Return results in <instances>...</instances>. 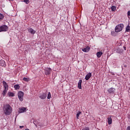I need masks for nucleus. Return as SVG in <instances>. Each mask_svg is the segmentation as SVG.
Returning a JSON list of instances; mask_svg holds the SVG:
<instances>
[{"label":"nucleus","mask_w":130,"mask_h":130,"mask_svg":"<svg viewBox=\"0 0 130 130\" xmlns=\"http://www.w3.org/2000/svg\"><path fill=\"white\" fill-rule=\"evenodd\" d=\"M0 66H1V67H6V62H5V60H0Z\"/></svg>","instance_id":"obj_15"},{"label":"nucleus","mask_w":130,"mask_h":130,"mask_svg":"<svg viewBox=\"0 0 130 130\" xmlns=\"http://www.w3.org/2000/svg\"><path fill=\"white\" fill-rule=\"evenodd\" d=\"M124 27V25L122 23H120L118 25H117L115 27V32H120L121 31H122V29H123V27Z\"/></svg>","instance_id":"obj_2"},{"label":"nucleus","mask_w":130,"mask_h":130,"mask_svg":"<svg viewBox=\"0 0 130 130\" xmlns=\"http://www.w3.org/2000/svg\"><path fill=\"white\" fill-rule=\"evenodd\" d=\"M51 68H45L44 71H45V74L46 76H48V75H50V73H51Z\"/></svg>","instance_id":"obj_5"},{"label":"nucleus","mask_w":130,"mask_h":130,"mask_svg":"<svg viewBox=\"0 0 130 130\" xmlns=\"http://www.w3.org/2000/svg\"><path fill=\"white\" fill-rule=\"evenodd\" d=\"M4 18H5V16L3 15V14L0 13V21L4 20Z\"/></svg>","instance_id":"obj_22"},{"label":"nucleus","mask_w":130,"mask_h":130,"mask_svg":"<svg viewBox=\"0 0 130 130\" xmlns=\"http://www.w3.org/2000/svg\"><path fill=\"white\" fill-rule=\"evenodd\" d=\"M3 86L5 88V89H9V85H8V83L5 81H3Z\"/></svg>","instance_id":"obj_10"},{"label":"nucleus","mask_w":130,"mask_h":130,"mask_svg":"<svg viewBox=\"0 0 130 130\" xmlns=\"http://www.w3.org/2000/svg\"><path fill=\"white\" fill-rule=\"evenodd\" d=\"M124 50H126V48L124 47Z\"/></svg>","instance_id":"obj_31"},{"label":"nucleus","mask_w":130,"mask_h":130,"mask_svg":"<svg viewBox=\"0 0 130 130\" xmlns=\"http://www.w3.org/2000/svg\"><path fill=\"white\" fill-rule=\"evenodd\" d=\"M20 128H23V127H24V126H20Z\"/></svg>","instance_id":"obj_30"},{"label":"nucleus","mask_w":130,"mask_h":130,"mask_svg":"<svg viewBox=\"0 0 130 130\" xmlns=\"http://www.w3.org/2000/svg\"><path fill=\"white\" fill-rule=\"evenodd\" d=\"M23 81H25V82H29V78H27L25 77L23 78Z\"/></svg>","instance_id":"obj_25"},{"label":"nucleus","mask_w":130,"mask_h":130,"mask_svg":"<svg viewBox=\"0 0 130 130\" xmlns=\"http://www.w3.org/2000/svg\"><path fill=\"white\" fill-rule=\"evenodd\" d=\"M83 52H89L90 51V47L87 46L86 48H84L82 49Z\"/></svg>","instance_id":"obj_8"},{"label":"nucleus","mask_w":130,"mask_h":130,"mask_svg":"<svg viewBox=\"0 0 130 130\" xmlns=\"http://www.w3.org/2000/svg\"><path fill=\"white\" fill-rule=\"evenodd\" d=\"M28 31L29 33H31V34H35V33L36 32V31H35L32 28H28Z\"/></svg>","instance_id":"obj_13"},{"label":"nucleus","mask_w":130,"mask_h":130,"mask_svg":"<svg viewBox=\"0 0 130 130\" xmlns=\"http://www.w3.org/2000/svg\"><path fill=\"white\" fill-rule=\"evenodd\" d=\"M92 77V73H88L85 76V80L86 81H88L90 78Z\"/></svg>","instance_id":"obj_7"},{"label":"nucleus","mask_w":130,"mask_h":130,"mask_svg":"<svg viewBox=\"0 0 130 130\" xmlns=\"http://www.w3.org/2000/svg\"><path fill=\"white\" fill-rule=\"evenodd\" d=\"M102 54H103V53L102 51L98 52L96 53V56L99 58H100V57H101Z\"/></svg>","instance_id":"obj_14"},{"label":"nucleus","mask_w":130,"mask_h":130,"mask_svg":"<svg viewBox=\"0 0 130 130\" xmlns=\"http://www.w3.org/2000/svg\"><path fill=\"white\" fill-rule=\"evenodd\" d=\"M122 69V67H121Z\"/></svg>","instance_id":"obj_34"},{"label":"nucleus","mask_w":130,"mask_h":130,"mask_svg":"<svg viewBox=\"0 0 130 130\" xmlns=\"http://www.w3.org/2000/svg\"><path fill=\"white\" fill-rule=\"evenodd\" d=\"M8 90H9V89H6L5 88L3 90V96H5L6 94H7V92H8Z\"/></svg>","instance_id":"obj_17"},{"label":"nucleus","mask_w":130,"mask_h":130,"mask_svg":"<svg viewBox=\"0 0 130 130\" xmlns=\"http://www.w3.org/2000/svg\"><path fill=\"white\" fill-rule=\"evenodd\" d=\"M23 2L25 3L27 5L29 4V0H23Z\"/></svg>","instance_id":"obj_26"},{"label":"nucleus","mask_w":130,"mask_h":130,"mask_svg":"<svg viewBox=\"0 0 130 130\" xmlns=\"http://www.w3.org/2000/svg\"><path fill=\"white\" fill-rule=\"evenodd\" d=\"M9 30V27L4 25L0 26V32H6Z\"/></svg>","instance_id":"obj_3"},{"label":"nucleus","mask_w":130,"mask_h":130,"mask_svg":"<svg viewBox=\"0 0 130 130\" xmlns=\"http://www.w3.org/2000/svg\"><path fill=\"white\" fill-rule=\"evenodd\" d=\"M47 96V95L46 94V93H44L40 96V99L44 100L46 98Z\"/></svg>","instance_id":"obj_11"},{"label":"nucleus","mask_w":130,"mask_h":130,"mask_svg":"<svg viewBox=\"0 0 130 130\" xmlns=\"http://www.w3.org/2000/svg\"><path fill=\"white\" fill-rule=\"evenodd\" d=\"M8 96L9 97H14V96H15V93L11 92H8Z\"/></svg>","instance_id":"obj_18"},{"label":"nucleus","mask_w":130,"mask_h":130,"mask_svg":"<svg viewBox=\"0 0 130 130\" xmlns=\"http://www.w3.org/2000/svg\"><path fill=\"white\" fill-rule=\"evenodd\" d=\"M47 98L48 99H50V98H51V94L50 93V92H48Z\"/></svg>","instance_id":"obj_24"},{"label":"nucleus","mask_w":130,"mask_h":130,"mask_svg":"<svg viewBox=\"0 0 130 130\" xmlns=\"http://www.w3.org/2000/svg\"><path fill=\"white\" fill-rule=\"evenodd\" d=\"M14 88L15 90H19V89H20V86H19V84H16L14 85Z\"/></svg>","instance_id":"obj_21"},{"label":"nucleus","mask_w":130,"mask_h":130,"mask_svg":"<svg viewBox=\"0 0 130 130\" xmlns=\"http://www.w3.org/2000/svg\"><path fill=\"white\" fill-rule=\"evenodd\" d=\"M124 68H127V66L125 64H123Z\"/></svg>","instance_id":"obj_28"},{"label":"nucleus","mask_w":130,"mask_h":130,"mask_svg":"<svg viewBox=\"0 0 130 130\" xmlns=\"http://www.w3.org/2000/svg\"><path fill=\"white\" fill-rule=\"evenodd\" d=\"M26 109L27 108L25 107L20 108L18 112L19 113H23V112H25V111H26Z\"/></svg>","instance_id":"obj_6"},{"label":"nucleus","mask_w":130,"mask_h":130,"mask_svg":"<svg viewBox=\"0 0 130 130\" xmlns=\"http://www.w3.org/2000/svg\"><path fill=\"white\" fill-rule=\"evenodd\" d=\"M111 9L112 12H115V10H116V7L114 6H112L111 7Z\"/></svg>","instance_id":"obj_19"},{"label":"nucleus","mask_w":130,"mask_h":130,"mask_svg":"<svg viewBox=\"0 0 130 130\" xmlns=\"http://www.w3.org/2000/svg\"><path fill=\"white\" fill-rule=\"evenodd\" d=\"M126 130H130V126H128L127 128H126Z\"/></svg>","instance_id":"obj_29"},{"label":"nucleus","mask_w":130,"mask_h":130,"mask_svg":"<svg viewBox=\"0 0 130 130\" xmlns=\"http://www.w3.org/2000/svg\"><path fill=\"white\" fill-rule=\"evenodd\" d=\"M130 31V26L128 25L125 28V32H129Z\"/></svg>","instance_id":"obj_20"},{"label":"nucleus","mask_w":130,"mask_h":130,"mask_svg":"<svg viewBox=\"0 0 130 130\" xmlns=\"http://www.w3.org/2000/svg\"><path fill=\"white\" fill-rule=\"evenodd\" d=\"M25 130H30V129H28V128H26V129H25Z\"/></svg>","instance_id":"obj_32"},{"label":"nucleus","mask_w":130,"mask_h":130,"mask_svg":"<svg viewBox=\"0 0 130 130\" xmlns=\"http://www.w3.org/2000/svg\"><path fill=\"white\" fill-rule=\"evenodd\" d=\"M127 16H128V17H129V16H130V11H128L127 12Z\"/></svg>","instance_id":"obj_27"},{"label":"nucleus","mask_w":130,"mask_h":130,"mask_svg":"<svg viewBox=\"0 0 130 130\" xmlns=\"http://www.w3.org/2000/svg\"><path fill=\"white\" fill-rule=\"evenodd\" d=\"M111 116H110V117L107 118L108 124H112V118H111Z\"/></svg>","instance_id":"obj_12"},{"label":"nucleus","mask_w":130,"mask_h":130,"mask_svg":"<svg viewBox=\"0 0 130 130\" xmlns=\"http://www.w3.org/2000/svg\"><path fill=\"white\" fill-rule=\"evenodd\" d=\"M108 92L110 94H113L114 92H115V88H111L108 89Z\"/></svg>","instance_id":"obj_9"},{"label":"nucleus","mask_w":130,"mask_h":130,"mask_svg":"<svg viewBox=\"0 0 130 130\" xmlns=\"http://www.w3.org/2000/svg\"><path fill=\"white\" fill-rule=\"evenodd\" d=\"M3 111L5 115H10L12 112V107L9 104H6L3 107Z\"/></svg>","instance_id":"obj_1"},{"label":"nucleus","mask_w":130,"mask_h":130,"mask_svg":"<svg viewBox=\"0 0 130 130\" xmlns=\"http://www.w3.org/2000/svg\"><path fill=\"white\" fill-rule=\"evenodd\" d=\"M82 80H79L78 82V88H79V89H82Z\"/></svg>","instance_id":"obj_16"},{"label":"nucleus","mask_w":130,"mask_h":130,"mask_svg":"<svg viewBox=\"0 0 130 130\" xmlns=\"http://www.w3.org/2000/svg\"><path fill=\"white\" fill-rule=\"evenodd\" d=\"M81 113H82V112H79L77 115H76V117L77 118V119H79V117H80V114H81Z\"/></svg>","instance_id":"obj_23"},{"label":"nucleus","mask_w":130,"mask_h":130,"mask_svg":"<svg viewBox=\"0 0 130 130\" xmlns=\"http://www.w3.org/2000/svg\"><path fill=\"white\" fill-rule=\"evenodd\" d=\"M122 69V67H121Z\"/></svg>","instance_id":"obj_33"},{"label":"nucleus","mask_w":130,"mask_h":130,"mask_svg":"<svg viewBox=\"0 0 130 130\" xmlns=\"http://www.w3.org/2000/svg\"><path fill=\"white\" fill-rule=\"evenodd\" d=\"M24 96V92L22 91H19L18 93V96L20 101H23V96Z\"/></svg>","instance_id":"obj_4"}]
</instances>
